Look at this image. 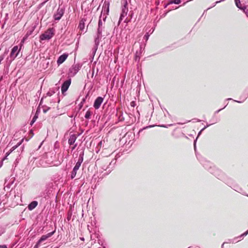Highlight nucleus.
Masks as SVG:
<instances>
[{
	"instance_id": "1",
	"label": "nucleus",
	"mask_w": 248,
	"mask_h": 248,
	"mask_svg": "<svg viewBox=\"0 0 248 248\" xmlns=\"http://www.w3.org/2000/svg\"><path fill=\"white\" fill-rule=\"evenodd\" d=\"M127 2L126 1L124 2V6L122 7V13L120 15V17L119 20V24L121 21L124 20V22H128V21L127 20L126 17L127 16V12L128 11V8L127 7Z\"/></svg>"
},
{
	"instance_id": "2",
	"label": "nucleus",
	"mask_w": 248,
	"mask_h": 248,
	"mask_svg": "<svg viewBox=\"0 0 248 248\" xmlns=\"http://www.w3.org/2000/svg\"><path fill=\"white\" fill-rule=\"evenodd\" d=\"M83 154H80L78 162H77L75 166L74 167L73 171L71 172V178L73 179L75 177L77 170L79 169L82 162L83 160Z\"/></svg>"
},
{
	"instance_id": "3",
	"label": "nucleus",
	"mask_w": 248,
	"mask_h": 248,
	"mask_svg": "<svg viewBox=\"0 0 248 248\" xmlns=\"http://www.w3.org/2000/svg\"><path fill=\"white\" fill-rule=\"evenodd\" d=\"M54 35V29L53 28L48 29L43 34L41 35L40 38L41 40H49Z\"/></svg>"
},
{
	"instance_id": "4",
	"label": "nucleus",
	"mask_w": 248,
	"mask_h": 248,
	"mask_svg": "<svg viewBox=\"0 0 248 248\" xmlns=\"http://www.w3.org/2000/svg\"><path fill=\"white\" fill-rule=\"evenodd\" d=\"M55 232V231H53L52 232H50L47 234L43 235L42 236V237L40 238V239L38 241L36 245L35 246L34 248H37L38 246L40 244L41 242L43 241L46 240L48 238L51 237Z\"/></svg>"
},
{
	"instance_id": "5",
	"label": "nucleus",
	"mask_w": 248,
	"mask_h": 248,
	"mask_svg": "<svg viewBox=\"0 0 248 248\" xmlns=\"http://www.w3.org/2000/svg\"><path fill=\"white\" fill-rule=\"evenodd\" d=\"M71 82V80L70 78L69 79L66 80L64 82V83L62 84L61 88L62 93V94L64 93V92H65L68 89L69 87L70 86Z\"/></svg>"
},
{
	"instance_id": "6",
	"label": "nucleus",
	"mask_w": 248,
	"mask_h": 248,
	"mask_svg": "<svg viewBox=\"0 0 248 248\" xmlns=\"http://www.w3.org/2000/svg\"><path fill=\"white\" fill-rule=\"evenodd\" d=\"M103 98L102 97H98L95 100L93 104V107L95 109H98L102 103L103 101Z\"/></svg>"
},
{
	"instance_id": "7",
	"label": "nucleus",
	"mask_w": 248,
	"mask_h": 248,
	"mask_svg": "<svg viewBox=\"0 0 248 248\" xmlns=\"http://www.w3.org/2000/svg\"><path fill=\"white\" fill-rule=\"evenodd\" d=\"M63 10L62 9H58L56 14L54 15V18L56 20H60L63 15Z\"/></svg>"
},
{
	"instance_id": "8",
	"label": "nucleus",
	"mask_w": 248,
	"mask_h": 248,
	"mask_svg": "<svg viewBox=\"0 0 248 248\" xmlns=\"http://www.w3.org/2000/svg\"><path fill=\"white\" fill-rule=\"evenodd\" d=\"M19 50H18V46H15L12 49L10 53V57L14 60L18 55Z\"/></svg>"
},
{
	"instance_id": "9",
	"label": "nucleus",
	"mask_w": 248,
	"mask_h": 248,
	"mask_svg": "<svg viewBox=\"0 0 248 248\" xmlns=\"http://www.w3.org/2000/svg\"><path fill=\"white\" fill-rule=\"evenodd\" d=\"M79 70V66L77 65H73L69 69V74L70 76H74Z\"/></svg>"
},
{
	"instance_id": "10",
	"label": "nucleus",
	"mask_w": 248,
	"mask_h": 248,
	"mask_svg": "<svg viewBox=\"0 0 248 248\" xmlns=\"http://www.w3.org/2000/svg\"><path fill=\"white\" fill-rule=\"evenodd\" d=\"M67 57H68L67 54H63L62 55L58 58V59L57 60V63L58 64H62V62H63L65 61V60L66 59Z\"/></svg>"
},
{
	"instance_id": "11",
	"label": "nucleus",
	"mask_w": 248,
	"mask_h": 248,
	"mask_svg": "<svg viewBox=\"0 0 248 248\" xmlns=\"http://www.w3.org/2000/svg\"><path fill=\"white\" fill-rule=\"evenodd\" d=\"M77 138V136L75 134H72L70 135V138L68 140V143L70 145L73 144L75 143V141L76 140Z\"/></svg>"
},
{
	"instance_id": "12",
	"label": "nucleus",
	"mask_w": 248,
	"mask_h": 248,
	"mask_svg": "<svg viewBox=\"0 0 248 248\" xmlns=\"http://www.w3.org/2000/svg\"><path fill=\"white\" fill-rule=\"evenodd\" d=\"M38 205V202L37 201H34L31 202L28 206V209L30 211L34 209L37 205Z\"/></svg>"
},
{
	"instance_id": "13",
	"label": "nucleus",
	"mask_w": 248,
	"mask_h": 248,
	"mask_svg": "<svg viewBox=\"0 0 248 248\" xmlns=\"http://www.w3.org/2000/svg\"><path fill=\"white\" fill-rule=\"evenodd\" d=\"M102 27H98V31H97V37L95 38V43H98V42H97V40L100 38L102 36Z\"/></svg>"
},
{
	"instance_id": "14",
	"label": "nucleus",
	"mask_w": 248,
	"mask_h": 248,
	"mask_svg": "<svg viewBox=\"0 0 248 248\" xmlns=\"http://www.w3.org/2000/svg\"><path fill=\"white\" fill-rule=\"evenodd\" d=\"M78 28L80 31H84V29L85 28V23L83 19H82L79 24Z\"/></svg>"
},
{
	"instance_id": "15",
	"label": "nucleus",
	"mask_w": 248,
	"mask_h": 248,
	"mask_svg": "<svg viewBox=\"0 0 248 248\" xmlns=\"http://www.w3.org/2000/svg\"><path fill=\"white\" fill-rule=\"evenodd\" d=\"M23 139H22V140H21V141H20L19 142H18V143L17 144V145H15V146H13V147L12 148V149H11V150L10 152H8V153H6V155L7 156H8V155H10V153H11L13 151H14V150H15V149H16L18 146H19L21 144V143H22V141H23Z\"/></svg>"
},
{
	"instance_id": "16",
	"label": "nucleus",
	"mask_w": 248,
	"mask_h": 248,
	"mask_svg": "<svg viewBox=\"0 0 248 248\" xmlns=\"http://www.w3.org/2000/svg\"><path fill=\"white\" fill-rule=\"evenodd\" d=\"M236 6L240 9H243L240 0H234Z\"/></svg>"
},
{
	"instance_id": "17",
	"label": "nucleus",
	"mask_w": 248,
	"mask_h": 248,
	"mask_svg": "<svg viewBox=\"0 0 248 248\" xmlns=\"http://www.w3.org/2000/svg\"><path fill=\"white\" fill-rule=\"evenodd\" d=\"M92 114V113L90 111L88 110L86 112L85 115V118L90 119L91 118V116Z\"/></svg>"
},
{
	"instance_id": "18",
	"label": "nucleus",
	"mask_w": 248,
	"mask_h": 248,
	"mask_svg": "<svg viewBox=\"0 0 248 248\" xmlns=\"http://www.w3.org/2000/svg\"><path fill=\"white\" fill-rule=\"evenodd\" d=\"M244 12L246 14V15L248 16V9L246 7L244 6L243 7V9H242Z\"/></svg>"
},
{
	"instance_id": "19",
	"label": "nucleus",
	"mask_w": 248,
	"mask_h": 248,
	"mask_svg": "<svg viewBox=\"0 0 248 248\" xmlns=\"http://www.w3.org/2000/svg\"><path fill=\"white\" fill-rule=\"evenodd\" d=\"M102 14L100 16V19L99 20V21H98V27H101L102 26V24H103V22L102 21V20H101V18H102Z\"/></svg>"
},
{
	"instance_id": "20",
	"label": "nucleus",
	"mask_w": 248,
	"mask_h": 248,
	"mask_svg": "<svg viewBox=\"0 0 248 248\" xmlns=\"http://www.w3.org/2000/svg\"><path fill=\"white\" fill-rule=\"evenodd\" d=\"M211 124H207L206 126H205L204 127H203L198 133V137L199 136V135L200 134H201V133L202 132V131H203L205 128H206L207 127H208V126H209Z\"/></svg>"
},
{
	"instance_id": "21",
	"label": "nucleus",
	"mask_w": 248,
	"mask_h": 248,
	"mask_svg": "<svg viewBox=\"0 0 248 248\" xmlns=\"http://www.w3.org/2000/svg\"><path fill=\"white\" fill-rule=\"evenodd\" d=\"M181 2L180 0H172V1L170 2L171 3H174L175 4H179Z\"/></svg>"
},
{
	"instance_id": "22",
	"label": "nucleus",
	"mask_w": 248,
	"mask_h": 248,
	"mask_svg": "<svg viewBox=\"0 0 248 248\" xmlns=\"http://www.w3.org/2000/svg\"><path fill=\"white\" fill-rule=\"evenodd\" d=\"M149 34L148 33H146L144 36V39L146 40V41H147L148 38H149Z\"/></svg>"
},
{
	"instance_id": "23",
	"label": "nucleus",
	"mask_w": 248,
	"mask_h": 248,
	"mask_svg": "<svg viewBox=\"0 0 248 248\" xmlns=\"http://www.w3.org/2000/svg\"><path fill=\"white\" fill-rule=\"evenodd\" d=\"M248 234V230L246 231L245 232L243 233L242 235H241L240 237L243 236H246Z\"/></svg>"
},
{
	"instance_id": "24",
	"label": "nucleus",
	"mask_w": 248,
	"mask_h": 248,
	"mask_svg": "<svg viewBox=\"0 0 248 248\" xmlns=\"http://www.w3.org/2000/svg\"><path fill=\"white\" fill-rule=\"evenodd\" d=\"M248 234V230L246 231L245 232L243 233L242 235H241L240 237L243 236H246Z\"/></svg>"
},
{
	"instance_id": "25",
	"label": "nucleus",
	"mask_w": 248,
	"mask_h": 248,
	"mask_svg": "<svg viewBox=\"0 0 248 248\" xmlns=\"http://www.w3.org/2000/svg\"><path fill=\"white\" fill-rule=\"evenodd\" d=\"M0 248H7V247L5 245H0Z\"/></svg>"
},
{
	"instance_id": "26",
	"label": "nucleus",
	"mask_w": 248,
	"mask_h": 248,
	"mask_svg": "<svg viewBox=\"0 0 248 248\" xmlns=\"http://www.w3.org/2000/svg\"><path fill=\"white\" fill-rule=\"evenodd\" d=\"M197 138H198V137H197V138H196V139L194 140V148H195V149H196V141H197Z\"/></svg>"
},
{
	"instance_id": "27",
	"label": "nucleus",
	"mask_w": 248,
	"mask_h": 248,
	"mask_svg": "<svg viewBox=\"0 0 248 248\" xmlns=\"http://www.w3.org/2000/svg\"><path fill=\"white\" fill-rule=\"evenodd\" d=\"M226 106H225L223 108H221V109H220L217 111H216V113H218L221 110H222V109L224 108H225Z\"/></svg>"
},
{
	"instance_id": "28",
	"label": "nucleus",
	"mask_w": 248,
	"mask_h": 248,
	"mask_svg": "<svg viewBox=\"0 0 248 248\" xmlns=\"http://www.w3.org/2000/svg\"><path fill=\"white\" fill-rule=\"evenodd\" d=\"M49 108H48V109H43V111H44V112L46 113V112L47 111V110H48Z\"/></svg>"
},
{
	"instance_id": "29",
	"label": "nucleus",
	"mask_w": 248,
	"mask_h": 248,
	"mask_svg": "<svg viewBox=\"0 0 248 248\" xmlns=\"http://www.w3.org/2000/svg\"><path fill=\"white\" fill-rule=\"evenodd\" d=\"M35 121V117L33 118L32 121H31V123H34V122Z\"/></svg>"
},
{
	"instance_id": "30",
	"label": "nucleus",
	"mask_w": 248,
	"mask_h": 248,
	"mask_svg": "<svg viewBox=\"0 0 248 248\" xmlns=\"http://www.w3.org/2000/svg\"><path fill=\"white\" fill-rule=\"evenodd\" d=\"M76 146H77V144H75L74 145V146L72 147V150H73L76 148Z\"/></svg>"
},
{
	"instance_id": "31",
	"label": "nucleus",
	"mask_w": 248,
	"mask_h": 248,
	"mask_svg": "<svg viewBox=\"0 0 248 248\" xmlns=\"http://www.w3.org/2000/svg\"><path fill=\"white\" fill-rule=\"evenodd\" d=\"M223 0H219V1H217L216 3H217L220 2H221V1H223Z\"/></svg>"
},
{
	"instance_id": "32",
	"label": "nucleus",
	"mask_w": 248,
	"mask_h": 248,
	"mask_svg": "<svg viewBox=\"0 0 248 248\" xmlns=\"http://www.w3.org/2000/svg\"><path fill=\"white\" fill-rule=\"evenodd\" d=\"M7 156H7V155H6L5 157L3 159V160H4V159H6L7 158Z\"/></svg>"
},
{
	"instance_id": "33",
	"label": "nucleus",
	"mask_w": 248,
	"mask_h": 248,
	"mask_svg": "<svg viewBox=\"0 0 248 248\" xmlns=\"http://www.w3.org/2000/svg\"><path fill=\"white\" fill-rule=\"evenodd\" d=\"M233 101H235V102H238V103H241V102L239 101H236V100H233Z\"/></svg>"
},
{
	"instance_id": "34",
	"label": "nucleus",
	"mask_w": 248,
	"mask_h": 248,
	"mask_svg": "<svg viewBox=\"0 0 248 248\" xmlns=\"http://www.w3.org/2000/svg\"><path fill=\"white\" fill-rule=\"evenodd\" d=\"M225 242H224V243H223V244L222 245V246H221L222 248L223 247H224V244H225Z\"/></svg>"
},
{
	"instance_id": "35",
	"label": "nucleus",
	"mask_w": 248,
	"mask_h": 248,
	"mask_svg": "<svg viewBox=\"0 0 248 248\" xmlns=\"http://www.w3.org/2000/svg\"><path fill=\"white\" fill-rule=\"evenodd\" d=\"M106 17V16L105 17H103V19L104 21H105Z\"/></svg>"
},
{
	"instance_id": "36",
	"label": "nucleus",
	"mask_w": 248,
	"mask_h": 248,
	"mask_svg": "<svg viewBox=\"0 0 248 248\" xmlns=\"http://www.w3.org/2000/svg\"><path fill=\"white\" fill-rule=\"evenodd\" d=\"M227 100H232V98H228Z\"/></svg>"
},
{
	"instance_id": "37",
	"label": "nucleus",
	"mask_w": 248,
	"mask_h": 248,
	"mask_svg": "<svg viewBox=\"0 0 248 248\" xmlns=\"http://www.w3.org/2000/svg\"><path fill=\"white\" fill-rule=\"evenodd\" d=\"M80 239L81 240H83V241L84 240V238H81Z\"/></svg>"
},
{
	"instance_id": "38",
	"label": "nucleus",
	"mask_w": 248,
	"mask_h": 248,
	"mask_svg": "<svg viewBox=\"0 0 248 248\" xmlns=\"http://www.w3.org/2000/svg\"><path fill=\"white\" fill-rule=\"evenodd\" d=\"M161 126H162V127H166V126H165V125H162Z\"/></svg>"
},
{
	"instance_id": "39",
	"label": "nucleus",
	"mask_w": 248,
	"mask_h": 248,
	"mask_svg": "<svg viewBox=\"0 0 248 248\" xmlns=\"http://www.w3.org/2000/svg\"><path fill=\"white\" fill-rule=\"evenodd\" d=\"M47 94H48L49 95H51V94H49V93H47Z\"/></svg>"
},
{
	"instance_id": "40",
	"label": "nucleus",
	"mask_w": 248,
	"mask_h": 248,
	"mask_svg": "<svg viewBox=\"0 0 248 248\" xmlns=\"http://www.w3.org/2000/svg\"><path fill=\"white\" fill-rule=\"evenodd\" d=\"M42 99L40 101V103H42Z\"/></svg>"
},
{
	"instance_id": "41",
	"label": "nucleus",
	"mask_w": 248,
	"mask_h": 248,
	"mask_svg": "<svg viewBox=\"0 0 248 248\" xmlns=\"http://www.w3.org/2000/svg\"><path fill=\"white\" fill-rule=\"evenodd\" d=\"M1 79V78H0V80Z\"/></svg>"
},
{
	"instance_id": "42",
	"label": "nucleus",
	"mask_w": 248,
	"mask_h": 248,
	"mask_svg": "<svg viewBox=\"0 0 248 248\" xmlns=\"http://www.w3.org/2000/svg\"><path fill=\"white\" fill-rule=\"evenodd\" d=\"M190 248V247H189V248Z\"/></svg>"
}]
</instances>
